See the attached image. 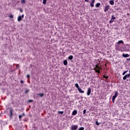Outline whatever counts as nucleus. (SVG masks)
Segmentation results:
<instances>
[{
    "mask_svg": "<svg viewBox=\"0 0 130 130\" xmlns=\"http://www.w3.org/2000/svg\"><path fill=\"white\" fill-rule=\"evenodd\" d=\"M78 90L80 93H85V91L82 90V88H81V87L78 88Z\"/></svg>",
    "mask_w": 130,
    "mask_h": 130,
    "instance_id": "14",
    "label": "nucleus"
},
{
    "mask_svg": "<svg viewBox=\"0 0 130 130\" xmlns=\"http://www.w3.org/2000/svg\"><path fill=\"white\" fill-rule=\"evenodd\" d=\"M127 61H130V58H127Z\"/></svg>",
    "mask_w": 130,
    "mask_h": 130,
    "instance_id": "38",
    "label": "nucleus"
},
{
    "mask_svg": "<svg viewBox=\"0 0 130 130\" xmlns=\"http://www.w3.org/2000/svg\"><path fill=\"white\" fill-rule=\"evenodd\" d=\"M117 96H118V91H117L115 92V94L112 98V101L113 103H114V101H115V98H116Z\"/></svg>",
    "mask_w": 130,
    "mask_h": 130,
    "instance_id": "3",
    "label": "nucleus"
},
{
    "mask_svg": "<svg viewBox=\"0 0 130 130\" xmlns=\"http://www.w3.org/2000/svg\"><path fill=\"white\" fill-rule=\"evenodd\" d=\"M95 123H96V125H99L101 123H99L98 121H96L95 122Z\"/></svg>",
    "mask_w": 130,
    "mask_h": 130,
    "instance_id": "28",
    "label": "nucleus"
},
{
    "mask_svg": "<svg viewBox=\"0 0 130 130\" xmlns=\"http://www.w3.org/2000/svg\"><path fill=\"white\" fill-rule=\"evenodd\" d=\"M21 4H25V0H21Z\"/></svg>",
    "mask_w": 130,
    "mask_h": 130,
    "instance_id": "29",
    "label": "nucleus"
},
{
    "mask_svg": "<svg viewBox=\"0 0 130 130\" xmlns=\"http://www.w3.org/2000/svg\"><path fill=\"white\" fill-rule=\"evenodd\" d=\"M13 112H14V110L10 109V117H12V116H13Z\"/></svg>",
    "mask_w": 130,
    "mask_h": 130,
    "instance_id": "10",
    "label": "nucleus"
},
{
    "mask_svg": "<svg viewBox=\"0 0 130 130\" xmlns=\"http://www.w3.org/2000/svg\"><path fill=\"white\" fill-rule=\"evenodd\" d=\"M104 78H105L106 79H107L108 78V77H107L105 75H104Z\"/></svg>",
    "mask_w": 130,
    "mask_h": 130,
    "instance_id": "32",
    "label": "nucleus"
},
{
    "mask_svg": "<svg viewBox=\"0 0 130 130\" xmlns=\"http://www.w3.org/2000/svg\"><path fill=\"white\" fill-rule=\"evenodd\" d=\"M16 68L17 69H19V64H17L16 65Z\"/></svg>",
    "mask_w": 130,
    "mask_h": 130,
    "instance_id": "36",
    "label": "nucleus"
},
{
    "mask_svg": "<svg viewBox=\"0 0 130 130\" xmlns=\"http://www.w3.org/2000/svg\"><path fill=\"white\" fill-rule=\"evenodd\" d=\"M130 78V73L128 74H126L123 77V80L124 81L126 80V79H128Z\"/></svg>",
    "mask_w": 130,
    "mask_h": 130,
    "instance_id": "5",
    "label": "nucleus"
},
{
    "mask_svg": "<svg viewBox=\"0 0 130 130\" xmlns=\"http://www.w3.org/2000/svg\"><path fill=\"white\" fill-rule=\"evenodd\" d=\"M9 18H10V19H12V18H14V16H13V15H12V14H10L9 15Z\"/></svg>",
    "mask_w": 130,
    "mask_h": 130,
    "instance_id": "23",
    "label": "nucleus"
},
{
    "mask_svg": "<svg viewBox=\"0 0 130 130\" xmlns=\"http://www.w3.org/2000/svg\"><path fill=\"white\" fill-rule=\"evenodd\" d=\"M23 12V10L22 9H20V12L22 13Z\"/></svg>",
    "mask_w": 130,
    "mask_h": 130,
    "instance_id": "39",
    "label": "nucleus"
},
{
    "mask_svg": "<svg viewBox=\"0 0 130 130\" xmlns=\"http://www.w3.org/2000/svg\"><path fill=\"white\" fill-rule=\"evenodd\" d=\"M39 96H40V97H43V95H44V93H40L38 94Z\"/></svg>",
    "mask_w": 130,
    "mask_h": 130,
    "instance_id": "25",
    "label": "nucleus"
},
{
    "mask_svg": "<svg viewBox=\"0 0 130 130\" xmlns=\"http://www.w3.org/2000/svg\"><path fill=\"white\" fill-rule=\"evenodd\" d=\"M115 19H116V18H115V17H114V16L112 15V18L111 20L109 21V23H113V22H114V20H115Z\"/></svg>",
    "mask_w": 130,
    "mask_h": 130,
    "instance_id": "7",
    "label": "nucleus"
},
{
    "mask_svg": "<svg viewBox=\"0 0 130 130\" xmlns=\"http://www.w3.org/2000/svg\"><path fill=\"white\" fill-rule=\"evenodd\" d=\"M29 90H28V89H26V90H25V94H27V93H28V92H29Z\"/></svg>",
    "mask_w": 130,
    "mask_h": 130,
    "instance_id": "30",
    "label": "nucleus"
},
{
    "mask_svg": "<svg viewBox=\"0 0 130 130\" xmlns=\"http://www.w3.org/2000/svg\"><path fill=\"white\" fill-rule=\"evenodd\" d=\"M77 113H78V111H77V110H75L73 111L72 113V115H77Z\"/></svg>",
    "mask_w": 130,
    "mask_h": 130,
    "instance_id": "11",
    "label": "nucleus"
},
{
    "mask_svg": "<svg viewBox=\"0 0 130 130\" xmlns=\"http://www.w3.org/2000/svg\"><path fill=\"white\" fill-rule=\"evenodd\" d=\"M110 5H111V6H113V5H114V1H113V0L110 1Z\"/></svg>",
    "mask_w": 130,
    "mask_h": 130,
    "instance_id": "15",
    "label": "nucleus"
},
{
    "mask_svg": "<svg viewBox=\"0 0 130 130\" xmlns=\"http://www.w3.org/2000/svg\"><path fill=\"white\" fill-rule=\"evenodd\" d=\"M20 83H21V84H24V81L21 80Z\"/></svg>",
    "mask_w": 130,
    "mask_h": 130,
    "instance_id": "33",
    "label": "nucleus"
},
{
    "mask_svg": "<svg viewBox=\"0 0 130 130\" xmlns=\"http://www.w3.org/2000/svg\"><path fill=\"white\" fill-rule=\"evenodd\" d=\"M21 20H22V17L21 16H19L17 18V21L18 22H20V21H21Z\"/></svg>",
    "mask_w": 130,
    "mask_h": 130,
    "instance_id": "16",
    "label": "nucleus"
},
{
    "mask_svg": "<svg viewBox=\"0 0 130 130\" xmlns=\"http://www.w3.org/2000/svg\"><path fill=\"white\" fill-rule=\"evenodd\" d=\"M58 113H59L60 114H63V111H58Z\"/></svg>",
    "mask_w": 130,
    "mask_h": 130,
    "instance_id": "24",
    "label": "nucleus"
},
{
    "mask_svg": "<svg viewBox=\"0 0 130 130\" xmlns=\"http://www.w3.org/2000/svg\"><path fill=\"white\" fill-rule=\"evenodd\" d=\"M86 3H89V0H84Z\"/></svg>",
    "mask_w": 130,
    "mask_h": 130,
    "instance_id": "35",
    "label": "nucleus"
},
{
    "mask_svg": "<svg viewBox=\"0 0 130 130\" xmlns=\"http://www.w3.org/2000/svg\"><path fill=\"white\" fill-rule=\"evenodd\" d=\"M23 116H25V113H23L21 115H19V119L21 120V118H22V117H23Z\"/></svg>",
    "mask_w": 130,
    "mask_h": 130,
    "instance_id": "12",
    "label": "nucleus"
},
{
    "mask_svg": "<svg viewBox=\"0 0 130 130\" xmlns=\"http://www.w3.org/2000/svg\"><path fill=\"white\" fill-rule=\"evenodd\" d=\"M71 130H77L78 129V125H73L71 127Z\"/></svg>",
    "mask_w": 130,
    "mask_h": 130,
    "instance_id": "4",
    "label": "nucleus"
},
{
    "mask_svg": "<svg viewBox=\"0 0 130 130\" xmlns=\"http://www.w3.org/2000/svg\"><path fill=\"white\" fill-rule=\"evenodd\" d=\"M91 91H92V89H91V88H88L87 91V96H90V95H91Z\"/></svg>",
    "mask_w": 130,
    "mask_h": 130,
    "instance_id": "6",
    "label": "nucleus"
},
{
    "mask_svg": "<svg viewBox=\"0 0 130 130\" xmlns=\"http://www.w3.org/2000/svg\"><path fill=\"white\" fill-rule=\"evenodd\" d=\"M86 112H87V110L86 109L83 110V114H86Z\"/></svg>",
    "mask_w": 130,
    "mask_h": 130,
    "instance_id": "27",
    "label": "nucleus"
},
{
    "mask_svg": "<svg viewBox=\"0 0 130 130\" xmlns=\"http://www.w3.org/2000/svg\"><path fill=\"white\" fill-rule=\"evenodd\" d=\"M33 101H34L33 100H29L28 102H33Z\"/></svg>",
    "mask_w": 130,
    "mask_h": 130,
    "instance_id": "31",
    "label": "nucleus"
},
{
    "mask_svg": "<svg viewBox=\"0 0 130 130\" xmlns=\"http://www.w3.org/2000/svg\"><path fill=\"white\" fill-rule=\"evenodd\" d=\"M85 128L84 127H79L77 130H84Z\"/></svg>",
    "mask_w": 130,
    "mask_h": 130,
    "instance_id": "21",
    "label": "nucleus"
},
{
    "mask_svg": "<svg viewBox=\"0 0 130 130\" xmlns=\"http://www.w3.org/2000/svg\"><path fill=\"white\" fill-rule=\"evenodd\" d=\"M94 70L96 72V73L100 74V70H101V68H100V67H99V64L96 65L95 68H94Z\"/></svg>",
    "mask_w": 130,
    "mask_h": 130,
    "instance_id": "2",
    "label": "nucleus"
},
{
    "mask_svg": "<svg viewBox=\"0 0 130 130\" xmlns=\"http://www.w3.org/2000/svg\"><path fill=\"white\" fill-rule=\"evenodd\" d=\"M110 8V6L109 5H107L105 6V8L104 9V12H106L108 10H109V8Z\"/></svg>",
    "mask_w": 130,
    "mask_h": 130,
    "instance_id": "8",
    "label": "nucleus"
},
{
    "mask_svg": "<svg viewBox=\"0 0 130 130\" xmlns=\"http://www.w3.org/2000/svg\"><path fill=\"white\" fill-rule=\"evenodd\" d=\"M95 1L96 0H92L91 2L90 3V7H91V8H94V4H95Z\"/></svg>",
    "mask_w": 130,
    "mask_h": 130,
    "instance_id": "9",
    "label": "nucleus"
},
{
    "mask_svg": "<svg viewBox=\"0 0 130 130\" xmlns=\"http://www.w3.org/2000/svg\"><path fill=\"white\" fill-rule=\"evenodd\" d=\"M26 78H30V75H29V74H27V75H26Z\"/></svg>",
    "mask_w": 130,
    "mask_h": 130,
    "instance_id": "34",
    "label": "nucleus"
},
{
    "mask_svg": "<svg viewBox=\"0 0 130 130\" xmlns=\"http://www.w3.org/2000/svg\"><path fill=\"white\" fill-rule=\"evenodd\" d=\"M43 5H46V0H43Z\"/></svg>",
    "mask_w": 130,
    "mask_h": 130,
    "instance_id": "26",
    "label": "nucleus"
},
{
    "mask_svg": "<svg viewBox=\"0 0 130 130\" xmlns=\"http://www.w3.org/2000/svg\"><path fill=\"white\" fill-rule=\"evenodd\" d=\"M123 44V41L120 40L117 42L115 44L116 50H119L120 47H119L120 44Z\"/></svg>",
    "mask_w": 130,
    "mask_h": 130,
    "instance_id": "1",
    "label": "nucleus"
},
{
    "mask_svg": "<svg viewBox=\"0 0 130 130\" xmlns=\"http://www.w3.org/2000/svg\"><path fill=\"white\" fill-rule=\"evenodd\" d=\"M128 71H126L125 72H124L123 73H122V75L123 76H124V75H125L127 73Z\"/></svg>",
    "mask_w": 130,
    "mask_h": 130,
    "instance_id": "22",
    "label": "nucleus"
},
{
    "mask_svg": "<svg viewBox=\"0 0 130 130\" xmlns=\"http://www.w3.org/2000/svg\"><path fill=\"white\" fill-rule=\"evenodd\" d=\"M21 17V19H22V18H24V14H22Z\"/></svg>",
    "mask_w": 130,
    "mask_h": 130,
    "instance_id": "37",
    "label": "nucleus"
},
{
    "mask_svg": "<svg viewBox=\"0 0 130 130\" xmlns=\"http://www.w3.org/2000/svg\"><path fill=\"white\" fill-rule=\"evenodd\" d=\"M101 5V4L100 3H97V4L95 5L96 8H99V7H100Z\"/></svg>",
    "mask_w": 130,
    "mask_h": 130,
    "instance_id": "18",
    "label": "nucleus"
},
{
    "mask_svg": "<svg viewBox=\"0 0 130 130\" xmlns=\"http://www.w3.org/2000/svg\"><path fill=\"white\" fill-rule=\"evenodd\" d=\"M122 56H123V57H129V54L123 53V54H122Z\"/></svg>",
    "mask_w": 130,
    "mask_h": 130,
    "instance_id": "13",
    "label": "nucleus"
},
{
    "mask_svg": "<svg viewBox=\"0 0 130 130\" xmlns=\"http://www.w3.org/2000/svg\"><path fill=\"white\" fill-rule=\"evenodd\" d=\"M63 64L64 66H67L68 65V60H64L63 61Z\"/></svg>",
    "mask_w": 130,
    "mask_h": 130,
    "instance_id": "17",
    "label": "nucleus"
},
{
    "mask_svg": "<svg viewBox=\"0 0 130 130\" xmlns=\"http://www.w3.org/2000/svg\"><path fill=\"white\" fill-rule=\"evenodd\" d=\"M75 86L78 89H78H80V88H81V87H80V86H79V84L78 83L75 84Z\"/></svg>",
    "mask_w": 130,
    "mask_h": 130,
    "instance_id": "19",
    "label": "nucleus"
},
{
    "mask_svg": "<svg viewBox=\"0 0 130 130\" xmlns=\"http://www.w3.org/2000/svg\"><path fill=\"white\" fill-rule=\"evenodd\" d=\"M73 58H74V56H73V55H70V56L69 57V59H70V60L73 59Z\"/></svg>",
    "mask_w": 130,
    "mask_h": 130,
    "instance_id": "20",
    "label": "nucleus"
}]
</instances>
